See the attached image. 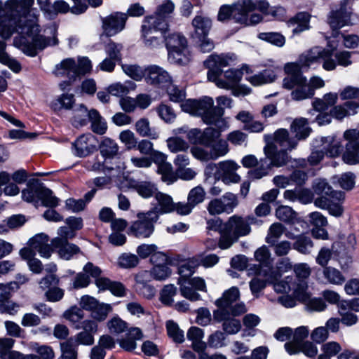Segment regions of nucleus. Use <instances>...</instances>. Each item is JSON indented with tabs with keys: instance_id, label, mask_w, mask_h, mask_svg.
I'll list each match as a JSON object with an SVG mask.
<instances>
[{
	"instance_id": "nucleus-9",
	"label": "nucleus",
	"mask_w": 359,
	"mask_h": 359,
	"mask_svg": "<svg viewBox=\"0 0 359 359\" xmlns=\"http://www.w3.org/2000/svg\"><path fill=\"white\" fill-rule=\"evenodd\" d=\"M91 69V62L88 57L79 58L78 63L73 58H67L56 65L55 74L57 76L76 79L77 76L88 73Z\"/></svg>"
},
{
	"instance_id": "nucleus-10",
	"label": "nucleus",
	"mask_w": 359,
	"mask_h": 359,
	"mask_svg": "<svg viewBox=\"0 0 359 359\" xmlns=\"http://www.w3.org/2000/svg\"><path fill=\"white\" fill-rule=\"evenodd\" d=\"M255 258L259 264H251L248 269V275H257L266 276L268 280H273L275 277V271L272 266L271 253L265 245L258 248L255 252Z\"/></svg>"
},
{
	"instance_id": "nucleus-29",
	"label": "nucleus",
	"mask_w": 359,
	"mask_h": 359,
	"mask_svg": "<svg viewBox=\"0 0 359 359\" xmlns=\"http://www.w3.org/2000/svg\"><path fill=\"white\" fill-rule=\"evenodd\" d=\"M143 334L138 327H130L126 333V337L122 338L118 341L121 348L126 351L132 352L136 347V340L141 339Z\"/></svg>"
},
{
	"instance_id": "nucleus-11",
	"label": "nucleus",
	"mask_w": 359,
	"mask_h": 359,
	"mask_svg": "<svg viewBox=\"0 0 359 359\" xmlns=\"http://www.w3.org/2000/svg\"><path fill=\"white\" fill-rule=\"evenodd\" d=\"M349 1L342 0L339 9L330 12L327 22L332 29L337 30L346 25H352L359 20L358 16L348 6Z\"/></svg>"
},
{
	"instance_id": "nucleus-49",
	"label": "nucleus",
	"mask_w": 359,
	"mask_h": 359,
	"mask_svg": "<svg viewBox=\"0 0 359 359\" xmlns=\"http://www.w3.org/2000/svg\"><path fill=\"white\" fill-rule=\"evenodd\" d=\"M175 9V4L170 0H165L159 5L154 15H148L147 17H156L168 22V18Z\"/></svg>"
},
{
	"instance_id": "nucleus-35",
	"label": "nucleus",
	"mask_w": 359,
	"mask_h": 359,
	"mask_svg": "<svg viewBox=\"0 0 359 359\" xmlns=\"http://www.w3.org/2000/svg\"><path fill=\"white\" fill-rule=\"evenodd\" d=\"M255 277L250 281L249 286L252 294L258 298L262 290L266 287V285L270 283H273L280 278L278 273H275V277L273 280H269L266 276L254 275Z\"/></svg>"
},
{
	"instance_id": "nucleus-32",
	"label": "nucleus",
	"mask_w": 359,
	"mask_h": 359,
	"mask_svg": "<svg viewBox=\"0 0 359 359\" xmlns=\"http://www.w3.org/2000/svg\"><path fill=\"white\" fill-rule=\"evenodd\" d=\"M274 142L278 144L282 149L291 151L296 148L298 142L294 137L289 136L288 131L286 129L280 128L274 133Z\"/></svg>"
},
{
	"instance_id": "nucleus-40",
	"label": "nucleus",
	"mask_w": 359,
	"mask_h": 359,
	"mask_svg": "<svg viewBox=\"0 0 359 359\" xmlns=\"http://www.w3.org/2000/svg\"><path fill=\"white\" fill-rule=\"evenodd\" d=\"M276 74L273 69H265L258 74L247 77L246 79L253 86H260L273 82Z\"/></svg>"
},
{
	"instance_id": "nucleus-46",
	"label": "nucleus",
	"mask_w": 359,
	"mask_h": 359,
	"mask_svg": "<svg viewBox=\"0 0 359 359\" xmlns=\"http://www.w3.org/2000/svg\"><path fill=\"white\" fill-rule=\"evenodd\" d=\"M178 285H180V293L184 298L192 301H198L201 299V295L196 292L189 282L186 279L179 278Z\"/></svg>"
},
{
	"instance_id": "nucleus-51",
	"label": "nucleus",
	"mask_w": 359,
	"mask_h": 359,
	"mask_svg": "<svg viewBox=\"0 0 359 359\" xmlns=\"http://www.w3.org/2000/svg\"><path fill=\"white\" fill-rule=\"evenodd\" d=\"M166 330L168 335L176 344H182L184 341V331L173 320L166 322Z\"/></svg>"
},
{
	"instance_id": "nucleus-16",
	"label": "nucleus",
	"mask_w": 359,
	"mask_h": 359,
	"mask_svg": "<svg viewBox=\"0 0 359 359\" xmlns=\"http://www.w3.org/2000/svg\"><path fill=\"white\" fill-rule=\"evenodd\" d=\"M97 143V139L91 133L81 135L72 142V153L79 158L86 157L96 150Z\"/></svg>"
},
{
	"instance_id": "nucleus-60",
	"label": "nucleus",
	"mask_w": 359,
	"mask_h": 359,
	"mask_svg": "<svg viewBox=\"0 0 359 359\" xmlns=\"http://www.w3.org/2000/svg\"><path fill=\"white\" fill-rule=\"evenodd\" d=\"M238 239L236 236L224 225L222 230H221L218 245L221 249H227L230 248L233 243L237 241Z\"/></svg>"
},
{
	"instance_id": "nucleus-30",
	"label": "nucleus",
	"mask_w": 359,
	"mask_h": 359,
	"mask_svg": "<svg viewBox=\"0 0 359 359\" xmlns=\"http://www.w3.org/2000/svg\"><path fill=\"white\" fill-rule=\"evenodd\" d=\"M358 108V102L355 101H347L341 105L334 107L331 109L330 113L332 117L338 120H341L346 116L355 114Z\"/></svg>"
},
{
	"instance_id": "nucleus-7",
	"label": "nucleus",
	"mask_w": 359,
	"mask_h": 359,
	"mask_svg": "<svg viewBox=\"0 0 359 359\" xmlns=\"http://www.w3.org/2000/svg\"><path fill=\"white\" fill-rule=\"evenodd\" d=\"M265 158H261V164L259 168L250 170L248 175L251 180H259L268 175L272 167H281L288 161L287 150L276 151V148L273 146H266L264 149Z\"/></svg>"
},
{
	"instance_id": "nucleus-53",
	"label": "nucleus",
	"mask_w": 359,
	"mask_h": 359,
	"mask_svg": "<svg viewBox=\"0 0 359 359\" xmlns=\"http://www.w3.org/2000/svg\"><path fill=\"white\" fill-rule=\"evenodd\" d=\"M284 225L279 222L273 223L269 227L268 234L266 237V242L269 245H274L280 236L286 233Z\"/></svg>"
},
{
	"instance_id": "nucleus-26",
	"label": "nucleus",
	"mask_w": 359,
	"mask_h": 359,
	"mask_svg": "<svg viewBox=\"0 0 359 359\" xmlns=\"http://www.w3.org/2000/svg\"><path fill=\"white\" fill-rule=\"evenodd\" d=\"M58 257L64 260H71L82 254L80 248L74 243L62 242V243H51Z\"/></svg>"
},
{
	"instance_id": "nucleus-56",
	"label": "nucleus",
	"mask_w": 359,
	"mask_h": 359,
	"mask_svg": "<svg viewBox=\"0 0 359 359\" xmlns=\"http://www.w3.org/2000/svg\"><path fill=\"white\" fill-rule=\"evenodd\" d=\"M199 266L198 259H190L186 263L180 265L178 269V273L180 275V278L189 280V277L196 272V268Z\"/></svg>"
},
{
	"instance_id": "nucleus-15",
	"label": "nucleus",
	"mask_w": 359,
	"mask_h": 359,
	"mask_svg": "<svg viewBox=\"0 0 359 359\" xmlns=\"http://www.w3.org/2000/svg\"><path fill=\"white\" fill-rule=\"evenodd\" d=\"M257 222V219L253 215L243 217L234 215L224 225L239 238L248 235L251 231L250 225Z\"/></svg>"
},
{
	"instance_id": "nucleus-43",
	"label": "nucleus",
	"mask_w": 359,
	"mask_h": 359,
	"mask_svg": "<svg viewBox=\"0 0 359 359\" xmlns=\"http://www.w3.org/2000/svg\"><path fill=\"white\" fill-rule=\"evenodd\" d=\"M332 182L344 190L350 191L355 187V175L351 172H344L339 176L333 177Z\"/></svg>"
},
{
	"instance_id": "nucleus-27",
	"label": "nucleus",
	"mask_w": 359,
	"mask_h": 359,
	"mask_svg": "<svg viewBox=\"0 0 359 359\" xmlns=\"http://www.w3.org/2000/svg\"><path fill=\"white\" fill-rule=\"evenodd\" d=\"M325 50V48L318 46L312 48L306 53L302 54L298 62L295 63L300 67L302 70L304 67H309L313 63L320 62Z\"/></svg>"
},
{
	"instance_id": "nucleus-62",
	"label": "nucleus",
	"mask_w": 359,
	"mask_h": 359,
	"mask_svg": "<svg viewBox=\"0 0 359 359\" xmlns=\"http://www.w3.org/2000/svg\"><path fill=\"white\" fill-rule=\"evenodd\" d=\"M123 49V46L121 43H116L111 40L104 46V50L108 55L107 57L111 58L118 62L121 61L122 56L121 51Z\"/></svg>"
},
{
	"instance_id": "nucleus-36",
	"label": "nucleus",
	"mask_w": 359,
	"mask_h": 359,
	"mask_svg": "<svg viewBox=\"0 0 359 359\" xmlns=\"http://www.w3.org/2000/svg\"><path fill=\"white\" fill-rule=\"evenodd\" d=\"M291 130L295 133V138L298 140L306 139L311 131L309 122L305 118H298L291 124Z\"/></svg>"
},
{
	"instance_id": "nucleus-57",
	"label": "nucleus",
	"mask_w": 359,
	"mask_h": 359,
	"mask_svg": "<svg viewBox=\"0 0 359 359\" xmlns=\"http://www.w3.org/2000/svg\"><path fill=\"white\" fill-rule=\"evenodd\" d=\"M258 38L278 47H283L285 43V36L279 32H262Z\"/></svg>"
},
{
	"instance_id": "nucleus-24",
	"label": "nucleus",
	"mask_w": 359,
	"mask_h": 359,
	"mask_svg": "<svg viewBox=\"0 0 359 359\" xmlns=\"http://www.w3.org/2000/svg\"><path fill=\"white\" fill-rule=\"evenodd\" d=\"M252 0H238L233 6L232 19L238 23L246 25L248 13L252 11Z\"/></svg>"
},
{
	"instance_id": "nucleus-45",
	"label": "nucleus",
	"mask_w": 359,
	"mask_h": 359,
	"mask_svg": "<svg viewBox=\"0 0 359 359\" xmlns=\"http://www.w3.org/2000/svg\"><path fill=\"white\" fill-rule=\"evenodd\" d=\"M270 284H273L275 291L279 293L288 292L290 291H292L295 294L301 293L297 287V285L294 283L292 276H287L283 280H275L273 283H270Z\"/></svg>"
},
{
	"instance_id": "nucleus-64",
	"label": "nucleus",
	"mask_w": 359,
	"mask_h": 359,
	"mask_svg": "<svg viewBox=\"0 0 359 359\" xmlns=\"http://www.w3.org/2000/svg\"><path fill=\"white\" fill-rule=\"evenodd\" d=\"M135 189L137 192L144 198H149L157 192V188L154 184L149 182H141L135 184Z\"/></svg>"
},
{
	"instance_id": "nucleus-55",
	"label": "nucleus",
	"mask_w": 359,
	"mask_h": 359,
	"mask_svg": "<svg viewBox=\"0 0 359 359\" xmlns=\"http://www.w3.org/2000/svg\"><path fill=\"white\" fill-rule=\"evenodd\" d=\"M122 69L128 76L135 81H141L143 78L146 79L147 68H142L137 65H123Z\"/></svg>"
},
{
	"instance_id": "nucleus-37",
	"label": "nucleus",
	"mask_w": 359,
	"mask_h": 359,
	"mask_svg": "<svg viewBox=\"0 0 359 359\" xmlns=\"http://www.w3.org/2000/svg\"><path fill=\"white\" fill-rule=\"evenodd\" d=\"M322 273L326 283L341 285L346 281V278L343 273L334 267H325L323 269Z\"/></svg>"
},
{
	"instance_id": "nucleus-22",
	"label": "nucleus",
	"mask_w": 359,
	"mask_h": 359,
	"mask_svg": "<svg viewBox=\"0 0 359 359\" xmlns=\"http://www.w3.org/2000/svg\"><path fill=\"white\" fill-rule=\"evenodd\" d=\"M238 168L239 165L232 160L218 163V171L224 183H237L241 180V177L236 172Z\"/></svg>"
},
{
	"instance_id": "nucleus-6",
	"label": "nucleus",
	"mask_w": 359,
	"mask_h": 359,
	"mask_svg": "<svg viewBox=\"0 0 359 359\" xmlns=\"http://www.w3.org/2000/svg\"><path fill=\"white\" fill-rule=\"evenodd\" d=\"M169 25L156 17H145L141 27L144 44L149 48H159L165 44L164 36Z\"/></svg>"
},
{
	"instance_id": "nucleus-63",
	"label": "nucleus",
	"mask_w": 359,
	"mask_h": 359,
	"mask_svg": "<svg viewBox=\"0 0 359 359\" xmlns=\"http://www.w3.org/2000/svg\"><path fill=\"white\" fill-rule=\"evenodd\" d=\"M205 198V191L201 186H197L191 189L187 196V201L194 208L203 203Z\"/></svg>"
},
{
	"instance_id": "nucleus-2",
	"label": "nucleus",
	"mask_w": 359,
	"mask_h": 359,
	"mask_svg": "<svg viewBox=\"0 0 359 359\" xmlns=\"http://www.w3.org/2000/svg\"><path fill=\"white\" fill-rule=\"evenodd\" d=\"M232 61V57L228 55H209L203 62L204 66L208 69V79L220 88L231 89L233 95L236 97L247 95L250 93L251 89L246 86L238 84L242 79L243 71L248 72V66H243L242 69H230L224 72V79L220 78L222 69L229 66Z\"/></svg>"
},
{
	"instance_id": "nucleus-41",
	"label": "nucleus",
	"mask_w": 359,
	"mask_h": 359,
	"mask_svg": "<svg viewBox=\"0 0 359 359\" xmlns=\"http://www.w3.org/2000/svg\"><path fill=\"white\" fill-rule=\"evenodd\" d=\"M100 154L104 158L111 159L117 155L118 151V146L110 138H104L100 144Z\"/></svg>"
},
{
	"instance_id": "nucleus-13",
	"label": "nucleus",
	"mask_w": 359,
	"mask_h": 359,
	"mask_svg": "<svg viewBox=\"0 0 359 359\" xmlns=\"http://www.w3.org/2000/svg\"><path fill=\"white\" fill-rule=\"evenodd\" d=\"M164 41L169 61L172 63H181L187 46V39L180 33H171L168 35L165 34Z\"/></svg>"
},
{
	"instance_id": "nucleus-58",
	"label": "nucleus",
	"mask_w": 359,
	"mask_h": 359,
	"mask_svg": "<svg viewBox=\"0 0 359 359\" xmlns=\"http://www.w3.org/2000/svg\"><path fill=\"white\" fill-rule=\"evenodd\" d=\"M276 216L279 220L288 224H293L296 219L297 214L292 208L281 205L276 209Z\"/></svg>"
},
{
	"instance_id": "nucleus-59",
	"label": "nucleus",
	"mask_w": 359,
	"mask_h": 359,
	"mask_svg": "<svg viewBox=\"0 0 359 359\" xmlns=\"http://www.w3.org/2000/svg\"><path fill=\"white\" fill-rule=\"evenodd\" d=\"M252 11L258 10L261 13L265 15L271 14L273 17H276L278 13L283 14L285 11L283 8L279 7L275 10H271L269 6V4L266 0H257L255 2H252Z\"/></svg>"
},
{
	"instance_id": "nucleus-54",
	"label": "nucleus",
	"mask_w": 359,
	"mask_h": 359,
	"mask_svg": "<svg viewBox=\"0 0 359 359\" xmlns=\"http://www.w3.org/2000/svg\"><path fill=\"white\" fill-rule=\"evenodd\" d=\"M135 128L142 137H149L154 140L158 137V133L150 128L149 121L147 118H142L137 121L135 124Z\"/></svg>"
},
{
	"instance_id": "nucleus-38",
	"label": "nucleus",
	"mask_w": 359,
	"mask_h": 359,
	"mask_svg": "<svg viewBox=\"0 0 359 359\" xmlns=\"http://www.w3.org/2000/svg\"><path fill=\"white\" fill-rule=\"evenodd\" d=\"M323 150L327 156L336 157L341 151V145L339 140L333 136L322 137Z\"/></svg>"
},
{
	"instance_id": "nucleus-14",
	"label": "nucleus",
	"mask_w": 359,
	"mask_h": 359,
	"mask_svg": "<svg viewBox=\"0 0 359 359\" xmlns=\"http://www.w3.org/2000/svg\"><path fill=\"white\" fill-rule=\"evenodd\" d=\"M346 141L342 154L344 162L348 165L359 163V129H348L344 133Z\"/></svg>"
},
{
	"instance_id": "nucleus-1",
	"label": "nucleus",
	"mask_w": 359,
	"mask_h": 359,
	"mask_svg": "<svg viewBox=\"0 0 359 359\" xmlns=\"http://www.w3.org/2000/svg\"><path fill=\"white\" fill-rule=\"evenodd\" d=\"M34 4V0H7L4 8L7 16L0 18V37L7 40L19 34L13 46L29 57H35L38 50L57 43L56 38L39 34V14L32 8Z\"/></svg>"
},
{
	"instance_id": "nucleus-48",
	"label": "nucleus",
	"mask_w": 359,
	"mask_h": 359,
	"mask_svg": "<svg viewBox=\"0 0 359 359\" xmlns=\"http://www.w3.org/2000/svg\"><path fill=\"white\" fill-rule=\"evenodd\" d=\"M62 359H76L78 353V345L70 338L60 344Z\"/></svg>"
},
{
	"instance_id": "nucleus-4",
	"label": "nucleus",
	"mask_w": 359,
	"mask_h": 359,
	"mask_svg": "<svg viewBox=\"0 0 359 359\" xmlns=\"http://www.w3.org/2000/svg\"><path fill=\"white\" fill-rule=\"evenodd\" d=\"M182 110L192 116H199L208 125H214L221 130L227 128V122L223 118L224 109L214 106L211 97L203 96L200 99H189L181 104Z\"/></svg>"
},
{
	"instance_id": "nucleus-21",
	"label": "nucleus",
	"mask_w": 359,
	"mask_h": 359,
	"mask_svg": "<svg viewBox=\"0 0 359 359\" xmlns=\"http://www.w3.org/2000/svg\"><path fill=\"white\" fill-rule=\"evenodd\" d=\"M285 351L290 355H295L303 353L308 358H314L317 355L318 350L316 345L310 341H305L302 343H285Z\"/></svg>"
},
{
	"instance_id": "nucleus-61",
	"label": "nucleus",
	"mask_w": 359,
	"mask_h": 359,
	"mask_svg": "<svg viewBox=\"0 0 359 359\" xmlns=\"http://www.w3.org/2000/svg\"><path fill=\"white\" fill-rule=\"evenodd\" d=\"M111 310L112 307L110 304L99 302L95 308L91 311V317L96 321H104Z\"/></svg>"
},
{
	"instance_id": "nucleus-5",
	"label": "nucleus",
	"mask_w": 359,
	"mask_h": 359,
	"mask_svg": "<svg viewBox=\"0 0 359 359\" xmlns=\"http://www.w3.org/2000/svg\"><path fill=\"white\" fill-rule=\"evenodd\" d=\"M314 193L318 196L314 199V205L320 209L327 210L330 215L339 217L344 214L342 205L345 193L334 190L326 180L319 179L313 184Z\"/></svg>"
},
{
	"instance_id": "nucleus-50",
	"label": "nucleus",
	"mask_w": 359,
	"mask_h": 359,
	"mask_svg": "<svg viewBox=\"0 0 359 359\" xmlns=\"http://www.w3.org/2000/svg\"><path fill=\"white\" fill-rule=\"evenodd\" d=\"M215 129L211 127L206 128L203 130H202V137L201 140V144L205 147H210L213 143L220 137L221 130Z\"/></svg>"
},
{
	"instance_id": "nucleus-33",
	"label": "nucleus",
	"mask_w": 359,
	"mask_h": 359,
	"mask_svg": "<svg viewBox=\"0 0 359 359\" xmlns=\"http://www.w3.org/2000/svg\"><path fill=\"white\" fill-rule=\"evenodd\" d=\"M311 15L306 12H299L288 21L289 26H295L292 34H299L310 29L309 22Z\"/></svg>"
},
{
	"instance_id": "nucleus-12",
	"label": "nucleus",
	"mask_w": 359,
	"mask_h": 359,
	"mask_svg": "<svg viewBox=\"0 0 359 359\" xmlns=\"http://www.w3.org/2000/svg\"><path fill=\"white\" fill-rule=\"evenodd\" d=\"M240 299L239 289L233 286L225 290L222 296L216 299L215 304L219 309H229L231 314L237 316L246 311L244 303L237 302Z\"/></svg>"
},
{
	"instance_id": "nucleus-18",
	"label": "nucleus",
	"mask_w": 359,
	"mask_h": 359,
	"mask_svg": "<svg viewBox=\"0 0 359 359\" xmlns=\"http://www.w3.org/2000/svg\"><path fill=\"white\" fill-rule=\"evenodd\" d=\"M147 73L146 82L157 88L164 89L172 82L168 72L159 66H148Z\"/></svg>"
},
{
	"instance_id": "nucleus-44",
	"label": "nucleus",
	"mask_w": 359,
	"mask_h": 359,
	"mask_svg": "<svg viewBox=\"0 0 359 359\" xmlns=\"http://www.w3.org/2000/svg\"><path fill=\"white\" fill-rule=\"evenodd\" d=\"M305 307L311 312H322L327 309V305L323 297H311L305 292Z\"/></svg>"
},
{
	"instance_id": "nucleus-25",
	"label": "nucleus",
	"mask_w": 359,
	"mask_h": 359,
	"mask_svg": "<svg viewBox=\"0 0 359 359\" xmlns=\"http://www.w3.org/2000/svg\"><path fill=\"white\" fill-rule=\"evenodd\" d=\"M15 342L12 338H0V359H36L32 355L25 358L21 353L13 351Z\"/></svg>"
},
{
	"instance_id": "nucleus-23",
	"label": "nucleus",
	"mask_w": 359,
	"mask_h": 359,
	"mask_svg": "<svg viewBox=\"0 0 359 359\" xmlns=\"http://www.w3.org/2000/svg\"><path fill=\"white\" fill-rule=\"evenodd\" d=\"M293 271L295 274L296 280L294 283L301 293L306 292L308 289V281L311 269L307 263H298L293 266Z\"/></svg>"
},
{
	"instance_id": "nucleus-42",
	"label": "nucleus",
	"mask_w": 359,
	"mask_h": 359,
	"mask_svg": "<svg viewBox=\"0 0 359 359\" xmlns=\"http://www.w3.org/2000/svg\"><path fill=\"white\" fill-rule=\"evenodd\" d=\"M342 348L339 343L337 341H328L323 343L320 347V354L318 359H330L336 357Z\"/></svg>"
},
{
	"instance_id": "nucleus-34",
	"label": "nucleus",
	"mask_w": 359,
	"mask_h": 359,
	"mask_svg": "<svg viewBox=\"0 0 359 359\" xmlns=\"http://www.w3.org/2000/svg\"><path fill=\"white\" fill-rule=\"evenodd\" d=\"M192 25L198 38L205 37L212 27V20L208 16L197 15L192 20Z\"/></svg>"
},
{
	"instance_id": "nucleus-20",
	"label": "nucleus",
	"mask_w": 359,
	"mask_h": 359,
	"mask_svg": "<svg viewBox=\"0 0 359 359\" xmlns=\"http://www.w3.org/2000/svg\"><path fill=\"white\" fill-rule=\"evenodd\" d=\"M285 236L289 239L294 240L292 248L299 253L308 255L313 251L314 243L309 236L304 233L296 236L290 231H287Z\"/></svg>"
},
{
	"instance_id": "nucleus-28",
	"label": "nucleus",
	"mask_w": 359,
	"mask_h": 359,
	"mask_svg": "<svg viewBox=\"0 0 359 359\" xmlns=\"http://www.w3.org/2000/svg\"><path fill=\"white\" fill-rule=\"evenodd\" d=\"M80 107L81 111L87 114L88 119L91 123L92 130L99 135L105 133L107 129V123L100 116L98 111L93 109L88 111L86 107L83 105H81Z\"/></svg>"
},
{
	"instance_id": "nucleus-47",
	"label": "nucleus",
	"mask_w": 359,
	"mask_h": 359,
	"mask_svg": "<svg viewBox=\"0 0 359 359\" xmlns=\"http://www.w3.org/2000/svg\"><path fill=\"white\" fill-rule=\"evenodd\" d=\"M74 103V97L72 94H62L51 103V108L55 111L61 109H71Z\"/></svg>"
},
{
	"instance_id": "nucleus-8",
	"label": "nucleus",
	"mask_w": 359,
	"mask_h": 359,
	"mask_svg": "<svg viewBox=\"0 0 359 359\" xmlns=\"http://www.w3.org/2000/svg\"><path fill=\"white\" fill-rule=\"evenodd\" d=\"M158 220L156 210L138 212L137 219L132 222L129 228V232L137 238H148L153 234Z\"/></svg>"
},
{
	"instance_id": "nucleus-3",
	"label": "nucleus",
	"mask_w": 359,
	"mask_h": 359,
	"mask_svg": "<svg viewBox=\"0 0 359 359\" xmlns=\"http://www.w3.org/2000/svg\"><path fill=\"white\" fill-rule=\"evenodd\" d=\"M284 71L287 76L283 80V87L292 90L290 95L293 100L302 101L311 98L316 89L325 86L324 80L318 76H313L308 81L296 63L285 64Z\"/></svg>"
},
{
	"instance_id": "nucleus-52",
	"label": "nucleus",
	"mask_w": 359,
	"mask_h": 359,
	"mask_svg": "<svg viewBox=\"0 0 359 359\" xmlns=\"http://www.w3.org/2000/svg\"><path fill=\"white\" fill-rule=\"evenodd\" d=\"M39 194V200L41 201L43 206L55 208L58 205L60 199L53 195V192L50 189L41 186Z\"/></svg>"
},
{
	"instance_id": "nucleus-31",
	"label": "nucleus",
	"mask_w": 359,
	"mask_h": 359,
	"mask_svg": "<svg viewBox=\"0 0 359 359\" xmlns=\"http://www.w3.org/2000/svg\"><path fill=\"white\" fill-rule=\"evenodd\" d=\"M155 199L157 201V205L153 208L151 210L156 211L158 214V219L159 218L160 215L174 211L175 203L170 196L161 192H157L155 194Z\"/></svg>"
},
{
	"instance_id": "nucleus-17",
	"label": "nucleus",
	"mask_w": 359,
	"mask_h": 359,
	"mask_svg": "<svg viewBox=\"0 0 359 359\" xmlns=\"http://www.w3.org/2000/svg\"><path fill=\"white\" fill-rule=\"evenodd\" d=\"M127 18V14L119 12L102 18L103 34L100 36L101 39H102L104 35L109 37L122 31L125 27Z\"/></svg>"
},
{
	"instance_id": "nucleus-39",
	"label": "nucleus",
	"mask_w": 359,
	"mask_h": 359,
	"mask_svg": "<svg viewBox=\"0 0 359 359\" xmlns=\"http://www.w3.org/2000/svg\"><path fill=\"white\" fill-rule=\"evenodd\" d=\"M6 42L0 40V62L7 66L14 73H19L22 69L20 63L6 52Z\"/></svg>"
},
{
	"instance_id": "nucleus-19",
	"label": "nucleus",
	"mask_w": 359,
	"mask_h": 359,
	"mask_svg": "<svg viewBox=\"0 0 359 359\" xmlns=\"http://www.w3.org/2000/svg\"><path fill=\"white\" fill-rule=\"evenodd\" d=\"M29 245L43 258H50L54 252L53 246L51 243H49V236L44 233L36 234L31 238L29 240Z\"/></svg>"
}]
</instances>
